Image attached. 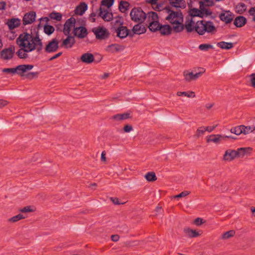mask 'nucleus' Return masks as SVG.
<instances>
[{"label":"nucleus","mask_w":255,"mask_h":255,"mask_svg":"<svg viewBox=\"0 0 255 255\" xmlns=\"http://www.w3.org/2000/svg\"><path fill=\"white\" fill-rule=\"evenodd\" d=\"M87 4L84 2H82L76 7L75 10V13L79 15H82L87 10Z\"/></svg>","instance_id":"nucleus-25"},{"label":"nucleus","mask_w":255,"mask_h":255,"mask_svg":"<svg viewBox=\"0 0 255 255\" xmlns=\"http://www.w3.org/2000/svg\"><path fill=\"white\" fill-rule=\"evenodd\" d=\"M217 46L222 49H230L233 47V44L231 42L221 41L217 43Z\"/></svg>","instance_id":"nucleus-33"},{"label":"nucleus","mask_w":255,"mask_h":255,"mask_svg":"<svg viewBox=\"0 0 255 255\" xmlns=\"http://www.w3.org/2000/svg\"><path fill=\"white\" fill-rule=\"evenodd\" d=\"M130 16L132 21L141 23L147 18V14H146L141 7H134L130 12Z\"/></svg>","instance_id":"nucleus-4"},{"label":"nucleus","mask_w":255,"mask_h":255,"mask_svg":"<svg viewBox=\"0 0 255 255\" xmlns=\"http://www.w3.org/2000/svg\"><path fill=\"white\" fill-rule=\"evenodd\" d=\"M249 13L250 15L254 16L253 21L255 22V7H251L249 11Z\"/></svg>","instance_id":"nucleus-58"},{"label":"nucleus","mask_w":255,"mask_h":255,"mask_svg":"<svg viewBox=\"0 0 255 255\" xmlns=\"http://www.w3.org/2000/svg\"><path fill=\"white\" fill-rule=\"evenodd\" d=\"M25 217L22 214H19L15 216L12 217L8 219V221L10 222L14 223L18 221L19 220L24 219Z\"/></svg>","instance_id":"nucleus-48"},{"label":"nucleus","mask_w":255,"mask_h":255,"mask_svg":"<svg viewBox=\"0 0 255 255\" xmlns=\"http://www.w3.org/2000/svg\"><path fill=\"white\" fill-rule=\"evenodd\" d=\"M237 157L236 150L234 149H227L224 155L223 160L225 161H232Z\"/></svg>","instance_id":"nucleus-18"},{"label":"nucleus","mask_w":255,"mask_h":255,"mask_svg":"<svg viewBox=\"0 0 255 255\" xmlns=\"http://www.w3.org/2000/svg\"><path fill=\"white\" fill-rule=\"evenodd\" d=\"M67 35V37L63 41L62 44L60 45V47H64L66 48H71L75 43V38L73 36L69 34Z\"/></svg>","instance_id":"nucleus-16"},{"label":"nucleus","mask_w":255,"mask_h":255,"mask_svg":"<svg viewBox=\"0 0 255 255\" xmlns=\"http://www.w3.org/2000/svg\"><path fill=\"white\" fill-rule=\"evenodd\" d=\"M49 16L51 19L60 21L62 19V15L59 12H52L49 14Z\"/></svg>","instance_id":"nucleus-41"},{"label":"nucleus","mask_w":255,"mask_h":255,"mask_svg":"<svg viewBox=\"0 0 255 255\" xmlns=\"http://www.w3.org/2000/svg\"><path fill=\"white\" fill-rule=\"evenodd\" d=\"M125 49V47L118 44H112L107 46L106 50L111 53H114L122 51Z\"/></svg>","instance_id":"nucleus-20"},{"label":"nucleus","mask_w":255,"mask_h":255,"mask_svg":"<svg viewBox=\"0 0 255 255\" xmlns=\"http://www.w3.org/2000/svg\"><path fill=\"white\" fill-rule=\"evenodd\" d=\"M2 72L6 73L15 74L16 73V69L15 68H4L2 69Z\"/></svg>","instance_id":"nucleus-54"},{"label":"nucleus","mask_w":255,"mask_h":255,"mask_svg":"<svg viewBox=\"0 0 255 255\" xmlns=\"http://www.w3.org/2000/svg\"><path fill=\"white\" fill-rule=\"evenodd\" d=\"M205 222V221L203 219L200 218H197L195 219V220L194 221V223L197 225V226H200L202 224L204 223Z\"/></svg>","instance_id":"nucleus-55"},{"label":"nucleus","mask_w":255,"mask_h":255,"mask_svg":"<svg viewBox=\"0 0 255 255\" xmlns=\"http://www.w3.org/2000/svg\"><path fill=\"white\" fill-rule=\"evenodd\" d=\"M6 24L7 25L10 30H12L18 27L20 23L19 19L12 18L8 19Z\"/></svg>","instance_id":"nucleus-23"},{"label":"nucleus","mask_w":255,"mask_h":255,"mask_svg":"<svg viewBox=\"0 0 255 255\" xmlns=\"http://www.w3.org/2000/svg\"><path fill=\"white\" fill-rule=\"evenodd\" d=\"M224 139V135L221 134H212L207 137V142H213L216 143H219L222 140Z\"/></svg>","instance_id":"nucleus-22"},{"label":"nucleus","mask_w":255,"mask_h":255,"mask_svg":"<svg viewBox=\"0 0 255 255\" xmlns=\"http://www.w3.org/2000/svg\"><path fill=\"white\" fill-rule=\"evenodd\" d=\"M131 117L130 116V113H125L123 114H118L114 115L113 116H112L111 119L117 121H119L128 119L130 118Z\"/></svg>","instance_id":"nucleus-28"},{"label":"nucleus","mask_w":255,"mask_h":255,"mask_svg":"<svg viewBox=\"0 0 255 255\" xmlns=\"http://www.w3.org/2000/svg\"><path fill=\"white\" fill-rule=\"evenodd\" d=\"M80 60L83 63L91 64L94 61V57L93 54L87 52L81 55Z\"/></svg>","instance_id":"nucleus-19"},{"label":"nucleus","mask_w":255,"mask_h":255,"mask_svg":"<svg viewBox=\"0 0 255 255\" xmlns=\"http://www.w3.org/2000/svg\"><path fill=\"white\" fill-rule=\"evenodd\" d=\"M158 30L162 35H168L171 33L172 28L168 24H160V28Z\"/></svg>","instance_id":"nucleus-29"},{"label":"nucleus","mask_w":255,"mask_h":255,"mask_svg":"<svg viewBox=\"0 0 255 255\" xmlns=\"http://www.w3.org/2000/svg\"><path fill=\"white\" fill-rule=\"evenodd\" d=\"M20 211L23 213H26V212H32L33 210H32L30 208V206H26L22 209L20 210Z\"/></svg>","instance_id":"nucleus-59"},{"label":"nucleus","mask_w":255,"mask_h":255,"mask_svg":"<svg viewBox=\"0 0 255 255\" xmlns=\"http://www.w3.org/2000/svg\"><path fill=\"white\" fill-rule=\"evenodd\" d=\"M184 233L189 238H196L200 236V234L196 230H193L189 228L184 229Z\"/></svg>","instance_id":"nucleus-30"},{"label":"nucleus","mask_w":255,"mask_h":255,"mask_svg":"<svg viewBox=\"0 0 255 255\" xmlns=\"http://www.w3.org/2000/svg\"><path fill=\"white\" fill-rule=\"evenodd\" d=\"M6 3L4 1H0V10H4L6 8Z\"/></svg>","instance_id":"nucleus-63"},{"label":"nucleus","mask_w":255,"mask_h":255,"mask_svg":"<svg viewBox=\"0 0 255 255\" xmlns=\"http://www.w3.org/2000/svg\"><path fill=\"white\" fill-rule=\"evenodd\" d=\"M205 3V6H212L215 4V2L212 0H204Z\"/></svg>","instance_id":"nucleus-57"},{"label":"nucleus","mask_w":255,"mask_h":255,"mask_svg":"<svg viewBox=\"0 0 255 255\" xmlns=\"http://www.w3.org/2000/svg\"><path fill=\"white\" fill-rule=\"evenodd\" d=\"M96 14L95 13L92 12L91 13L89 16V20L92 22H94L96 21V19L95 17L96 16Z\"/></svg>","instance_id":"nucleus-61"},{"label":"nucleus","mask_w":255,"mask_h":255,"mask_svg":"<svg viewBox=\"0 0 255 255\" xmlns=\"http://www.w3.org/2000/svg\"><path fill=\"white\" fill-rule=\"evenodd\" d=\"M30 37L27 34H20L16 38V43L21 48L16 52V54L20 59L27 58L28 55L26 53L34 50V46L32 47L29 43H26V41H28Z\"/></svg>","instance_id":"nucleus-1"},{"label":"nucleus","mask_w":255,"mask_h":255,"mask_svg":"<svg viewBox=\"0 0 255 255\" xmlns=\"http://www.w3.org/2000/svg\"><path fill=\"white\" fill-rule=\"evenodd\" d=\"M36 12L34 11H30L24 14L22 22L23 24L25 25L28 24H31L35 20Z\"/></svg>","instance_id":"nucleus-14"},{"label":"nucleus","mask_w":255,"mask_h":255,"mask_svg":"<svg viewBox=\"0 0 255 255\" xmlns=\"http://www.w3.org/2000/svg\"><path fill=\"white\" fill-rule=\"evenodd\" d=\"M99 13L98 15L101 17L106 21H110L113 19V14L110 12L107 9L102 8L101 7L98 10Z\"/></svg>","instance_id":"nucleus-13"},{"label":"nucleus","mask_w":255,"mask_h":255,"mask_svg":"<svg viewBox=\"0 0 255 255\" xmlns=\"http://www.w3.org/2000/svg\"><path fill=\"white\" fill-rule=\"evenodd\" d=\"M242 128V125L233 128L231 129V132L232 133H235L236 135H240L242 133H243V129Z\"/></svg>","instance_id":"nucleus-45"},{"label":"nucleus","mask_w":255,"mask_h":255,"mask_svg":"<svg viewBox=\"0 0 255 255\" xmlns=\"http://www.w3.org/2000/svg\"><path fill=\"white\" fill-rule=\"evenodd\" d=\"M22 34H27L29 35L31 37L28 40V41H26L28 43H31L34 44V43H38L41 41V39L39 37V34L38 32H36V35L34 37H33L32 34L28 33L27 32H23Z\"/></svg>","instance_id":"nucleus-31"},{"label":"nucleus","mask_w":255,"mask_h":255,"mask_svg":"<svg viewBox=\"0 0 255 255\" xmlns=\"http://www.w3.org/2000/svg\"><path fill=\"white\" fill-rule=\"evenodd\" d=\"M250 148L241 147L236 150L237 157H243L246 154Z\"/></svg>","instance_id":"nucleus-34"},{"label":"nucleus","mask_w":255,"mask_h":255,"mask_svg":"<svg viewBox=\"0 0 255 255\" xmlns=\"http://www.w3.org/2000/svg\"><path fill=\"white\" fill-rule=\"evenodd\" d=\"M205 131H206L205 127H200L197 129L195 135L198 137L200 135L203 134Z\"/></svg>","instance_id":"nucleus-51"},{"label":"nucleus","mask_w":255,"mask_h":255,"mask_svg":"<svg viewBox=\"0 0 255 255\" xmlns=\"http://www.w3.org/2000/svg\"><path fill=\"white\" fill-rule=\"evenodd\" d=\"M195 30L199 35H202L205 32L214 34L217 32V28L212 21L201 20L196 23Z\"/></svg>","instance_id":"nucleus-2"},{"label":"nucleus","mask_w":255,"mask_h":255,"mask_svg":"<svg viewBox=\"0 0 255 255\" xmlns=\"http://www.w3.org/2000/svg\"><path fill=\"white\" fill-rule=\"evenodd\" d=\"M93 31L98 39L103 40L108 38L109 37V32L106 28L103 27H98L97 28L93 29Z\"/></svg>","instance_id":"nucleus-6"},{"label":"nucleus","mask_w":255,"mask_h":255,"mask_svg":"<svg viewBox=\"0 0 255 255\" xmlns=\"http://www.w3.org/2000/svg\"><path fill=\"white\" fill-rule=\"evenodd\" d=\"M75 23L76 19L73 17H70L66 21L64 25V28L63 30L65 35H68L70 34L71 28L75 26Z\"/></svg>","instance_id":"nucleus-11"},{"label":"nucleus","mask_w":255,"mask_h":255,"mask_svg":"<svg viewBox=\"0 0 255 255\" xmlns=\"http://www.w3.org/2000/svg\"><path fill=\"white\" fill-rule=\"evenodd\" d=\"M251 76V83L253 87H255V74H252Z\"/></svg>","instance_id":"nucleus-64"},{"label":"nucleus","mask_w":255,"mask_h":255,"mask_svg":"<svg viewBox=\"0 0 255 255\" xmlns=\"http://www.w3.org/2000/svg\"><path fill=\"white\" fill-rule=\"evenodd\" d=\"M201 71L194 74L192 72H189L188 71H185L183 72V75L186 81L191 82L192 81L196 80L199 78L205 72V69L203 68H201Z\"/></svg>","instance_id":"nucleus-7"},{"label":"nucleus","mask_w":255,"mask_h":255,"mask_svg":"<svg viewBox=\"0 0 255 255\" xmlns=\"http://www.w3.org/2000/svg\"><path fill=\"white\" fill-rule=\"evenodd\" d=\"M219 17L222 21L228 24L231 23L233 21L234 15L229 10H222L219 15Z\"/></svg>","instance_id":"nucleus-9"},{"label":"nucleus","mask_w":255,"mask_h":255,"mask_svg":"<svg viewBox=\"0 0 255 255\" xmlns=\"http://www.w3.org/2000/svg\"><path fill=\"white\" fill-rule=\"evenodd\" d=\"M201 12L200 9H198L196 8H193L191 9L190 15L191 16H192V17L198 16V17L201 18L202 16L201 15Z\"/></svg>","instance_id":"nucleus-43"},{"label":"nucleus","mask_w":255,"mask_h":255,"mask_svg":"<svg viewBox=\"0 0 255 255\" xmlns=\"http://www.w3.org/2000/svg\"><path fill=\"white\" fill-rule=\"evenodd\" d=\"M182 22L179 20V24H175V25L173 26L172 29L175 33L181 32L184 28V25L182 24Z\"/></svg>","instance_id":"nucleus-36"},{"label":"nucleus","mask_w":255,"mask_h":255,"mask_svg":"<svg viewBox=\"0 0 255 255\" xmlns=\"http://www.w3.org/2000/svg\"><path fill=\"white\" fill-rule=\"evenodd\" d=\"M32 47L34 46V50L35 49H36L37 51L39 52L41 51V50L42 49V48H43V44H42V41L40 42H38L37 43H34V44L33 43H28Z\"/></svg>","instance_id":"nucleus-49"},{"label":"nucleus","mask_w":255,"mask_h":255,"mask_svg":"<svg viewBox=\"0 0 255 255\" xmlns=\"http://www.w3.org/2000/svg\"><path fill=\"white\" fill-rule=\"evenodd\" d=\"M124 22L122 19V17H119L116 18L114 22V25L117 27L123 26Z\"/></svg>","instance_id":"nucleus-52"},{"label":"nucleus","mask_w":255,"mask_h":255,"mask_svg":"<svg viewBox=\"0 0 255 255\" xmlns=\"http://www.w3.org/2000/svg\"><path fill=\"white\" fill-rule=\"evenodd\" d=\"M190 193V192L188 191H184L182 192H181L180 194L175 195L174 196V198H181L185 197L187 195H188Z\"/></svg>","instance_id":"nucleus-53"},{"label":"nucleus","mask_w":255,"mask_h":255,"mask_svg":"<svg viewBox=\"0 0 255 255\" xmlns=\"http://www.w3.org/2000/svg\"><path fill=\"white\" fill-rule=\"evenodd\" d=\"M39 73L37 72H29L26 74L24 75V77L29 80H32L35 78H36L38 77Z\"/></svg>","instance_id":"nucleus-46"},{"label":"nucleus","mask_w":255,"mask_h":255,"mask_svg":"<svg viewBox=\"0 0 255 255\" xmlns=\"http://www.w3.org/2000/svg\"><path fill=\"white\" fill-rule=\"evenodd\" d=\"M132 30V32L131 33H133V35L134 34H141L146 32V28L143 25H141V23H138L133 26Z\"/></svg>","instance_id":"nucleus-24"},{"label":"nucleus","mask_w":255,"mask_h":255,"mask_svg":"<svg viewBox=\"0 0 255 255\" xmlns=\"http://www.w3.org/2000/svg\"><path fill=\"white\" fill-rule=\"evenodd\" d=\"M33 67L32 65H19L15 67L16 73L21 76H24L23 73L27 71L30 70Z\"/></svg>","instance_id":"nucleus-15"},{"label":"nucleus","mask_w":255,"mask_h":255,"mask_svg":"<svg viewBox=\"0 0 255 255\" xmlns=\"http://www.w3.org/2000/svg\"><path fill=\"white\" fill-rule=\"evenodd\" d=\"M73 33L75 36L81 38L85 37L88 34L87 29L83 26L74 28Z\"/></svg>","instance_id":"nucleus-17"},{"label":"nucleus","mask_w":255,"mask_h":255,"mask_svg":"<svg viewBox=\"0 0 255 255\" xmlns=\"http://www.w3.org/2000/svg\"><path fill=\"white\" fill-rule=\"evenodd\" d=\"M164 9L168 13L165 19L168 20L170 23L179 24V20L183 21V15L180 10L174 11L171 10L169 6H166Z\"/></svg>","instance_id":"nucleus-3"},{"label":"nucleus","mask_w":255,"mask_h":255,"mask_svg":"<svg viewBox=\"0 0 255 255\" xmlns=\"http://www.w3.org/2000/svg\"><path fill=\"white\" fill-rule=\"evenodd\" d=\"M147 22L149 30L152 32H155L159 30L160 24L158 21V16L156 12L151 11L147 13Z\"/></svg>","instance_id":"nucleus-5"},{"label":"nucleus","mask_w":255,"mask_h":255,"mask_svg":"<svg viewBox=\"0 0 255 255\" xmlns=\"http://www.w3.org/2000/svg\"><path fill=\"white\" fill-rule=\"evenodd\" d=\"M128 230V227L126 225H123L121 227H119V231L122 232H127Z\"/></svg>","instance_id":"nucleus-60"},{"label":"nucleus","mask_w":255,"mask_h":255,"mask_svg":"<svg viewBox=\"0 0 255 255\" xmlns=\"http://www.w3.org/2000/svg\"><path fill=\"white\" fill-rule=\"evenodd\" d=\"M193 21L192 19L190 20L188 23L186 22L184 25V27L186 29L188 32H191L195 30V26L192 25Z\"/></svg>","instance_id":"nucleus-42"},{"label":"nucleus","mask_w":255,"mask_h":255,"mask_svg":"<svg viewBox=\"0 0 255 255\" xmlns=\"http://www.w3.org/2000/svg\"><path fill=\"white\" fill-rule=\"evenodd\" d=\"M145 178L148 181H154L156 180L157 177L154 172H149L145 175Z\"/></svg>","instance_id":"nucleus-37"},{"label":"nucleus","mask_w":255,"mask_h":255,"mask_svg":"<svg viewBox=\"0 0 255 255\" xmlns=\"http://www.w3.org/2000/svg\"><path fill=\"white\" fill-rule=\"evenodd\" d=\"M235 235V231L234 230H230L222 234V239L224 240L228 239L231 237H233Z\"/></svg>","instance_id":"nucleus-40"},{"label":"nucleus","mask_w":255,"mask_h":255,"mask_svg":"<svg viewBox=\"0 0 255 255\" xmlns=\"http://www.w3.org/2000/svg\"><path fill=\"white\" fill-rule=\"evenodd\" d=\"M199 49L203 51H207L210 49H213V46L209 44H201L199 46Z\"/></svg>","instance_id":"nucleus-47"},{"label":"nucleus","mask_w":255,"mask_h":255,"mask_svg":"<svg viewBox=\"0 0 255 255\" xmlns=\"http://www.w3.org/2000/svg\"><path fill=\"white\" fill-rule=\"evenodd\" d=\"M132 130L133 128L130 125H126L124 127V130L125 132H129Z\"/></svg>","instance_id":"nucleus-56"},{"label":"nucleus","mask_w":255,"mask_h":255,"mask_svg":"<svg viewBox=\"0 0 255 255\" xmlns=\"http://www.w3.org/2000/svg\"><path fill=\"white\" fill-rule=\"evenodd\" d=\"M58 41L55 38L52 39L46 45L45 51L47 53H53L56 52L59 48Z\"/></svg>","instance_id":"nucleus-10"},{"label":"nucleus","mask_w":255,"mask_h":255,"mask_svg":"<svg viewBox=\"0 0 255 255\" xmlns=\"http://www.w3.org/2000/svg\"><path fill=\"white\" fill-rule=\"evenodd\" d=\"M247 9L246 5L242 2L238 3L236 7V11L239 14L243 13Z\"/></svg>","instance_id":"nucleus-35"},{"label":"nucleus","mask_w":255,"mask_h":255,"mask_svg":"<svg viewBox=\"0 0 255 255\" xmlns=\"http://www.w3.org/2000/svg\"><path fill=\"white\" fill-rule=\"evenodd\" d=\"M199 4H200V9L201 10V14L202 16L201 18H203V17H207L208 16H209L212 14V12L209 9H207L205 6V3L203 1H199Z\"/></svg>","instance_id":"nucleus-27"},{"label":"nucleus","mask_w":255,"mask_h":255,"mask_svg":"<svg viewBox=\"0 0 255 255\" xmlns=\"http://www.w3.org/2000/svg\"><path fill=\"white\" fill-rule=\"evenodd\" d=\"M247 23V19L243 16H238L235 19L234 24L237 27H242Z\"/></svg>","instance_id":"nucleus-26"},{"label":"nucleus","mask_w":255,"mask_h":255,"mask_svg":"<svg viewBox=\"0 0 255 255\" xmlns=\"http://www.w3.org/2000/svg\"><path fill=\"white\" fill-rule=\"evenodd\" d=\"M14 46H11L8 48H5L1 51V57L4 60L11 59L14 53Z\"/></svg>","instance_id":"nucleus-12"},{"label":"nucleus","mask_w":255,"mask_h":255,"mask_svg":"<svg viewBox=\"0 0 255 255\" xmlns=\"http://www.w3.org/2000/svg\"><path fill=\"white\" fill-rule=\"evenodd\" d=\"M44 31L48 35H50L54 31V28L52 25H45L44 26Z\"/></svg>","instance_id":"nucleus-44"},{"label":"nucleus","mask_w":255,"mask_h":255,"mask_svg":"<svg viewBox=\"0 0 255 255\" xmlns=\"http://www.w3.org/2000/svg\"><path fill=\"white\" fill-rule=\"evenodd\" d=\"M243 131V133L247 134L249 133L250 132H253L255 131V126H245L242 125V128Z\"/></svg>","instance_id":"nucleus-38"},{"label":"nucleus","mask_w":255,"mask_h":255,"mask_svg":"<svg viewBox=\"0 0 255 255\" xmlns=\"http://www.w3.org/2000/svg\"><path fill=\"white\" fill-rule=\"evenodd\" d=\"M114 2V0H103L102 5L106 6L108 8L111 7Z\"/></svg>","instance_id":"nucleus-50"},{"label":"nucleus","mask_w":255,"mask_h":255,"mask_svg":"<svg viewBox=\"0 0 255 255\" xmlns=\"http://www.w3.org/2000/svg\"><path fill=\"white\" fill-rule=\"evenodd\" d=\"M170 4L176 8H185L186 3L184 0H169Z\"/></svg>","instance_id":"nucleus-21"},{"label":"nucleus","mask_w":255,"mask_h":255,"mask_svg":"<svg viewBox=\"0 0 255 255\" xmlns=\"http://www.w3.org/2000/svg\"><path fill=\"white\" fill-rule=\"evenodd\" d=\"M117 36L123 39L129 36L130 37L133 36V33H131V32L128 29L127 26H119L117 27L116 29Z\"/></svg>","instance_id":"nucleus-8"},{"label":"nucleus","mask_w":255,"mask_h":255,"mask_svg":"<svg viewBox=\"0 0 255 255\" xmlns=\"http://www.w3.org/2000/svg\"><path fill=\"white\" fill-rule=\"evenodd\" d=\"M111 201L113 202V203L115 205H120L121 203L119 202V200L118 198H114L112 197L111 198Z\"/></svg>","instance_id":"nucleus-62"},{"label":"nucleus","mask_w":255,"mask_h":255,"mask_svg":"<svg viewBox=\"0 0 255 255\" xmlns=\"http://www.w3.org/2000/svg\"><path fill=\"white\" fill-rule=\"evenodd\" d=\"M129 5L128 2L122 0L120 1L119 5V10L122 12H126L128 10Z\"/></svg>","instance_id":"nucleus-32"},{"label":"nucleus","mask_w":255,"mask_h":255,"mask_svg":"<svg viewBox=\"0 0 255 255\" xmlns=\"http://www.w3.org/2000/svg\"><path fill=\"white\" fill-rule=\"evenodd\" d=\"M177 95L178 96H184L188 98H194L195 97L194 92L192 91H190L189 93L186 92H178Z\"/></svg>","instance_id":"nucleus-39"}]
</instances>
